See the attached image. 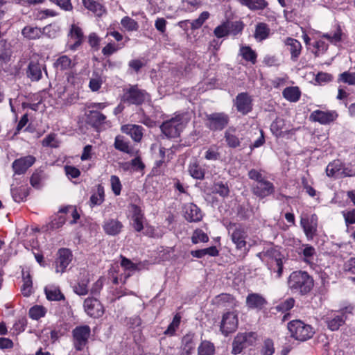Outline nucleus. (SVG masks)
I'll return each instance as SVG.
<instances>
[{
	"label": "nucleus",
	"instance_id": "1",
	"mask_svg": "<svg viewBox=\"0 0 355 355\" xmlns=\"http://www.w3.org/2000/svg\"><path fill=\"white\" fill-rule=\"evenodd\" d=\"M314 285V282L308 272L305 271H294L288 279V286L294 293L306 295L309 293Z\"/></svg>",
	"mask_w": 355,
	"mask_h": 355
},
{
	"label": "nucleus",
	"instance_id": "2",
	"mask_svg": "<svg viewBox=\"0 0 355 355\" xmlns=\"http://www.w3.org/2000/svg\"><path fill=\"white\" fill-rule=\"evenodd\" d=\"M288 329L291 336L297 340L306 341L315 334L314 329L302 320H295L288 323Z\"/></svg>",
	"mask_w": 355,
	"mask_h": 355
},
{
	"label": "nucleus",
	"instance_id": "3",
	"mask_svg": "<svg viewBox=\"0 0 355 355\" xmlns=\"http://www.w3.org/2000/svg\"><path fill=\"white\" fill-rule=\"evenodd\" d=\"M188 123L183 115H178L165 122L160 126L162 132L168 137L175 138L180 136Z\"/></svg>",
	"mask_w": 355,
	"mask_h": 355
},
{
	"label": "nucleus",
	"instance_id": "4",
	"mask_svg": "<svg viewBox=\"0 0 355 355\" xmlns=\"http://www.w3.org/2000/svg\"><path fill=\"white\" fill-rule=\"evenodd\" d=\"M149 99L146 91L138 88L137 85H131L123 89L121 102L128 105H141Z\"/></svg>",
	"mask_w": 355,
	"mask_h": 355
},
{
	"label": "nucleus",
	"instance_id": "5",
	"mask_svg": "<svg viewBox=\"0 0 355 355\" xmlns=\"http://www.w3.org/2000/svg\"><path fill=\"white\" fill-rule=\"evenodd\" d=\"M229 122V116L223 112H215L207 116V126L211 130H221Z\"/></svg>",
	"mask_w": 355,
	"mask_h": 355
},
{
	"label": "nucleus",
	"instance_id": "6",
	"mask_svg": "<svg viewBox=\"0 0 355 355\" xmlns=\"http://www.w3.org/2000/svg\"><path fill=\"white\" fill-rule=\"evenodd\" d=\"M300 225L308 239H312L316 234L318 227V216L313 214L311 216L304 215L301 217Z\"/></svg>",
	"mask_w": 355,
	"mask_h": 355
},
{
	"label": "nucleus",
	"instance_id": "7",
	"mask_svg": "<svg viewBox=\"0 0 355 355\" xmlns=\"http://www.w3.org/2000/svg\"><path fill=\"white\" fill-rule=\"evenodd\" d=\"M238 327V317L234 312H227L223 315L220 331L227 336L229 334L236 331Z\"/></svg>",
	"mask_w": 355,
	"mask_h": 355
},
{
	"label": "nucleus",
	"instance_id": "8",
	"mask_svg": "<svg viewBox=\"0 0 355 355\" xmlns=\"http://www.w3.org/2000/svg\"><path fill=\"white\" fill-rule=\"evenodd\" d=\"M85 311L91 317L99 318L103 315L104 309L101 302L96 298L88 297L84 302Z\"/></svg>",
	"mask_w": 355,
	"mask_h": 355
},
{
	"label": "nucleus",
	"instance_id": "9",
	"mask_svg": "<svg viewBox=\"0 0 355 355\" xmlns=\"http://www.w3.org/2000/svg\"><path fill=\"white\" fill-rule=\"evenodd\" d=\"M35 162V157L32 155L25 156L15 159L12 164L15 174L21 175L33 165Z\"/></svg>",
	"mask_w": 355,
	"mask_h": 355
},
{
	"label": "nucleus",
	"instance_id": "10",
	"mask_svg": "<svg viewBox=\"0 0 355 355\" xmlns=\"http://www.w3.org/2000/svg\"><path fill=\"white\" fill-rule=\"evenodd\" d=\"M73 334L76 348L78 350H81L83 347L86 344L90 335V328L87 325L76 327L73 330Z\"/></svg>",
	"mask_w": 355,
	"mask_h": 355
},
{
	"label": "nucleus",
	"instance_id": "11",
	"mask_svg": "<svg viewBox=\"0 0 355 355\" xmlns=\"http://www.w3.org/2000/svg\"><path fill=\"white\" fill-rule=\"evenodd\" d=\"M72 254L68 249H61L58 251V257L55 261V272H64L71 261Z\"/></svg>",
	"mask_w": 355,
	"mask_h": 355
},
{
	"label": "nucleus",
	"instance_id": "12",
	"mask_svg": "<svg viewBox=\"0 0 355 355\" xmlns=\"http://www.w3.org/2000/svg\"><path fill=\"white\" fill-rule=\"evenodd\" d=\"M234 104L238 112L243 114H248L252 110V99L250 96L245 92L237 95Z\"/></svg>",
	"mask_w": 355,
	"mask_h": 355
},
{
	"label": "nucleus",
	"instance_id": "13",
	"mask_svg": "<svg viewBox=\"0 0 355 355\" xmlns=\"http://www.w3.org/2000/svg\"><path fill=\"white\" fill-rule=\"evenodd\" d=\"M252 193L261 198L267 197L275 191L273 184L267 180L261 182L259 184L253 186Z\"/></svg>",
	"mask_w": 355,
	"mask_h": 355
},
{
	"label": "nucleus",
	"instance_id": "14",
	"mask_svg": "<svg viewBox=\"0 0 355 355\" xmlns=\"http://www.w3.org/2000/svg\"><path fill=\"white\" fill-rule=\"evenodd\" d=\"M352 307H345L340 312V314L334 315L332 318L326 320L328 328L331 331H336L344 323L346 317L345 315L347 313H351Z\"/></svg>",
	"mask_w": 355,
	"mask_h": 355
},
{
	"label": "nucleus",
	"instance_id": "15",
	"mask_svg": "<svg viewBox=\"0 0 355 355\" xmlns=\"http://www.w3.org/2000/svg\"><path fill=\"white\" fill-rule=\"evenodd\" d=\"M122 132L130 135L135 142H140L144 134V128L136 124H126L121 128Z\"/></svg>",
	"mask_w": 355,
	"mask_h": 355
},
{
	"label": "nucleus",
	"instance_id": "16",
	"mask_svg": "<svg viewBox=\"0 0 355 355\" xmlns=\"http://www.w3.org/2000/svg\"><path fill=\"white\" fill-rule=\"evenodd\" d=\"M183 211L186 220L189 222H198L202 218L200 209L193 203L186 204Z\"/></svg>",
	"mask_w": 355,
	"mask_h": 355
},
{
	"label": "nucleus",
	"instance_id": "17",
	"mask_svg": "<svg viewBox=\"0 0 355 355\" xmlns=\"http://www.w3.org/2000/svg\"><path fill=\"white\" fill-rule=\"evenodd\" d=\"M336 116L337 115L335 112L315 110L311 114L310 118L314 121H318L322 124H326L333 121Z\"/></svg>",
	"mask_w": 355,
	"mask_h": 355
},
{
	"label": "nucleus",
	"instance_id": "18",
	"mask_svg": "<svg viewBox=\"0 0 355 355\" xmlns=\"http://www.w3.org/2000/svg\"><path fill=\"white\" fill-rule=\"evenodd\" d=\"M231 236L232 240L236 245L237 249L242 250L245 248L247 234L243 228L241 227H235Z\"/></svg>",
	"mask_w": 355,
	"mask_h": 355
},
{
	"label": "nucleus",
	"instance_id": "19",
	"mask_svg": "<svg viewBox=\"0 0 355 355\" xmlns=\"http://www.w3.org/2000/svg\"><path fill=\"white\" fill-rule=\"evenodd\" d=\"M265 304L266 300L259 293H250L246 297V306L249 309H261Z\"/></svg>",
	"mask_w": 355,
	"mask_h": 355
},
{
	"label": "nucleus",
	"instance_id": "20",
	"mask_svg": "<svg viewBox=\"0 0 355 355\" xmlns=\"http://www.w3.org/2000/svg\"><path fill=\"white\" fill-rule=\"evenodd\" d=\"M285 44L291 55V60L293 61L297 60L301 53V43L295 39L288 37L286 40Z\"/></svg>",
	"mask_w": 355,
	"mask_h": 355
},
{
	"label": "nucleus",
	"instance_id": "21",
	"mask_svg": "<svg viewBox=\"0 0 355 355\" xmlns=\"http://www.w3.org/2000/svg\"><path fill=\"white\" fill-rule=\"evenodd\" d=\"M69 42L73 43L71 45V49H76L82 43L83 34L81 29L76 25H72L69 34Z\"/></svg>",
	"mask_w": 355,
	"mask_h": 355
},
{
	"label": "nucleus",
	"instance_id": "22",
	"mask_svg": "<svg viewBox=\"0 0 355 355\" xmlns=\"http://www.w3.org/2000/svg\"><path fill=\"white\" fill-rule=\"evenodd\" d=\"M196 344L193 334L185 335L182 340V352L180 355H191L195 350Z\"/></svg>",
	"mask_w": 355,
	"mask_h": 355
},
{
	"label": "nucleus",
	"instance_id": "23",
	"mask_svg": "<svg viewBox=\"0 0 355 355\" xmlns=\"http://www.w3.org/2000/svg\"><path fill=\"white\" fill-rule=\"evenodd\" d=\"M123 225L121 222L115 219H109L104 223L103 230L107 234L115 236L118 234Z\"/></svg>",
	"mask_w": 355,
	"mask_h": 355
},
{
	"label": "nucleus",
	"instance_id": "24",
	"mask_svg": "<svg viewBox=\"0 0 355 355\" xmlns=\"http://www.w3.org/2000/svg\"><path fill=\"white\" fill-rule=\"evenodd\" d=\"M27 76L33 81H38L42 78L41 66L39 63L31 61L27 70Z\"/></svg>",
	"mask_w": 355,
	"mask_h": 355
},
{
	"label": "nucleus",
	"instance_id": "25",
	"mask_svg": "<svg viewBox=\"0 0 355 355\" xmlns=\"http://www.w3.org/2000/svg\"><path fill=\"white\" fill-rule=\"evenodd\" d=\"M44 292L46 298L51 301H60L64 298L59 288L54 285L46 286L44 288Z\"/></svg>",
	"mask_w": 355,
	"mask_h": 355
},
{
	"label": "nucleus",
	"instance_id": "26",
	"mask_svg": "<svg viewBox=\"0 0 355 355\" xmlns=\"http://www.w3.org/2000/svg\"><path fill=\"white\" fill-rule=\"evenodd\" d=\"M114 146L116 150L128 154H132L133 151L132 147L130 146L129 141L125 140L124 137L121 135H118L115 137Z\"/></svg>",
	"mask_w": 355,
	"mask_h": 355
},
{
	"label": "nucleus",
	"instance_id": "27",
	"mask_svg": "<svg viewBox=\"0 0 355 355\" xmlns=\"http://www.w3.org/2000/svg\"><path fill=\"white\" fill-rule=\"evenodd\" d=\"M214 303L222 306H233L236 305L234 297L227 293H222L216 296L214 300Z\"/></svg>",
	"mask_w": 355,
	"mask_h": 355
},
{
	"label": "nucleus",
	"instance_id": "28",
	"mask_svg": "<svg viewBox=\"0 0 355 355\" xmlns=\"http://www.w3.org/2000/svg\"><path fill=\"white\" fill-rule=\"evenodd\" d=\"M282 95L290 102H297L300 98L301 92L298 87H288L283 90Z\"/></svg>",
	"mask_w": 355,
	"mask_h": 355
},
{
	"label": "nucleus",
	"instance_id": "29",
	"mask_svg": "<svg viewBox=\"0 0 355 355\" xmlns=\"http://www.w3.org/2000/svg\"><path fill=\"white\" fill-rule=\"evenodd\" d=\"M247 335H237L232 343V353L238 354L241 352L243 348L246 347Z\"/></svg>",
	"mask_w": 355,
	"mask_h": 355
},
{
	"label": "nucleus",
	"instance_id": "30",
	"mask_svg": "<svg viewBox=\"0 0 355 355\" xmlns=\"http://www.w3.org/2000/svg\"><path fill=\"white\" fill-rule=\"evenodd\" d=\"M270 32V30L266 24L259 23L256 26L254 36L257 41L261 42L268 37Z\"/></svg>",
	"mask_w": 355,
	"mask_h": 355
},
{
	"label": "nucleus",
	"instance_id": "31",
	"mask_svg": "<svg viewBox=\"0 0 355 355\" xmlns=\"http://www.w3.org/2000/svg\"><path fill=\"white\" fill-rule=\"evenodd\" d=\"M21 33L28 40H36L42 36L43 32L40 28L27 26L22 29Z\"/></svg>",
	"mask_w": 355,
	"mask_h": 355
},
{
	"label": "nucleus",
	"instance_id": "32",
	"mask_svg": "<svg viewBox=\"0 0 355 355\" xmlns=\"http://www.w3.org/2000/svg\"><path fill=\"white\" fill-rule=\"evenodd\" d=\"M83 3L85 8L98 16H101L105 12L103 6L94 0H83Z\"/></svg>",
	"mask_w": 355,
	"mask_h": 355
},
{
	"label": "nucleus",
	"instance_id": "33",
	"mask_svg": "<svg viewBox=\"0 0 355 355\" xmlns=\"http://www.w3.org/2000/svg\"><path fill=\"white\" fill-rule=\"evenodd\" d=\"M11 192L14 200L19 202L24 200L28 196V188L26 186H21L19 188H12Z\"/></svg>",
	"mask_w": 355,
	"mask_h": 355
},
{
	"label": "nucleus",
	"instance_id": "34",
	"mask_svg": "<svg viewBox=\"0 0 355 355\" xmlns=\"http://www.w3.org/2000/svg\"><path fill=\"white\" fill-rule=\"evenodd\" d=\"M22 275L23 285L21 286V292L24 296L28 297L31 295L33 292L32 279L28 272L26 274V272L23 271Z\"/></svg>",
	"mask_w": 355,
	"mask_h": 355
},
{
	"label": "nucleus",
	"instance_id": "35",
	"mask_svg": "<svg viewBox=\"0 0 355 355\" xmlns=\"http://www.w3.org/2000/svg\"><path fill=\"white\" fill-rule=\"evenodd\" d=\"M239 51V54L245 60L250 62L252 64H255L257 61V53L250 46H241Z\"/></svg>",
	"mask_w": 355,
	"mask_h": 355
},
{
	"label": "nucleus",
	"instance_id": "36",
	"mask_svg": "<svg viewBox=\"0 0 355 355\" xmlns=\"http://www.w3.org/2000/svg\"><path fill=\"white\" fill-rule=\"evenodd\" d=\"M342 163L339 160H334L329 163L326 168V173L329 177L340 175Z\"/></svg>",
	"mask_w": 355,
	"mask_h": 355
},
{
	"label": "nucleus",
	"instance_id": "37",
	"mask_svg": "<svg viewBox=\"0 0 355 355\" xmlns=\"http://www.w3.org/2000/svg\"><path fill=\"white\" fill-rule=\"evenodd\" d=\"M213 193L218 194L221 197H227L230 193V188L227 182H217L213 184Z\"/></svg>",
	"mask_w": 355,
	"mask_h": 355
},
{
	"label": "nucleus",
	"instance_id": "38",
	"mask_svg": "<svg viewBox=\"0 0 355 355\" xmlns=\"http://www.w3.org/2000/svg\"><path fill=\"white\" fill-rule=\"evenodd\" d=\"M242 5L249 8L250 10H262L267 3L265 0H238Z\"/></svg>",
	"mask_w": 355,
	"mask_h": 355
},
{
	"label": "nucleus",
	"instance_id": "39",
	"mask_svg": "<svg viewBox=\"0 0 355 355\" xmlns=\"http://www.w3.org/2000/svg\"><path fill=\"white\" fill-rule=\"evenodd\" d=\"M87 117L89 121L96 126L104 123L106 119V116L97 110L89 111Z\"/></svg>",
	"mask_w": 355,
	"mask_h": 355
},
{
	"label": "nucleus",
	"instance_id": "40",
	"mask_svg": "<svg viewBox=\"0 0 355 355\" xmlns=\"http://www.w3.org/2000/svg\"><path fill=\"white\" fill-rule=\"evenodd\" d=\"M191 254L194 257L201 258L207 254L212 257L217 256L218 254V251L216 247L212 246L202 250L191 251Z\"/></svg>",
	"mask_w": 355,
	"mask_h": 355
},
{
	"label": "nucleus",
	"instance_id": "41",
	"mask_svg": "<svg viewBox=\"0 0 355 355\" xmlns=\"http://www.w3.org/2000/svg\"><path fill=\"white\" fill-rule=\"evenodd\" d=\"M10 56V44L6 40H0V60L6 62Z\"/></svg>",
	"mask_w": 355,
	"mask_h": 355
},
{
	"label": "nucleus",
	"instance_id": "42",
	"mask_svg": "<svg viewBox=\"0 0 355 355\" xmlns=\"http://www.w3.org/2000/svg\"><path fill=\"white\" fill-rule=\"evenodd\" d=\"M198 355H213L214 353V346L210 342L203 341L198 349Z\"/></svg>",
	"mask_w": 355,
	"mask_h": 355
},
{
	"label": "nucleus",
	"instance_id": "43",
	"mask_svg": "<svg viewBox=\"0 0 355 355\" xmlns=\"http://www.w3.org/2000/svg\"><path fill=\"white\" fill-rule=\"evenodd\" d=\"M42 145L44 147L58 148L60 146V141L55 133H51L42 141Z\"/></svg>",
	"mask_w": 355,
	"mask_h": 355
},
{
	"label": "nucleus",
	"instance_id": "44",
	"mask_svg": "<svg viewBox=\"0 0 355 355\" xmlns=\"http://www.w3.org/2000/svg\"><path fill=\"white\" fill-rule=\"evenodd\" d=\"M189 171L195 179L202 180L205 176L204 170L196 162L190 164Z\"/></svg>",
	"mask_w": 355,
	"mask_h": 355
},
{
	"label": "nucleus",
	"instance_id": "45",
	"mask_svg": "<svg viewBox=\"0 0 355 355\" xmlns=\"http://www.w3.org/2000/svg\"><path fill=\"white\" fill-rule=\"evenodd\" d=\"M55 64L57 68H60L61 70L70 69L73 65L71 60L67 55H62L58 58Z\"/></svg>",
	"mask_w": 355,
	"mask_h": 355
},
{
	"label": "nucleus",
	"instance_id": "46",
	"mask_svg": "<svg viewBox=\"0 0 355 355\" xmlns=\"http://www.w3.org/2000/svg\"><path fill=\"white\" fill-rule=\"evenodd\" d=\"M104 201V191L101 187L97 189V192L90 197V205L94 207L101 205Z\"/></svg>",
	"mask_w": 355,
	"mask_h": 355
},
{
	"label": "nucleus",
	"instance_id": "47",
	"mask_svg": "<svg viewBox=\"0 0 355 355\" xmlns=\"http://www.w3.org/2000/svg\"><path fill=\"white\" fill-rule=\"evenodd\" d=\"M46 309L42 306H34L29 310V315L33 320H39L46 314Z\"/></svg>",
	"mask_w": 355,
	"mask_h": 355
},
{
	"label": "nucleus",
	"instance_id": "48",
	"mask_svg": "<svg viewBox=\"0 0 355 355\" xmlns=\"http://www.w3.org/2000/svg\"><path fill=\"white\" fill-rule=\"evenodd\" d=\"M338 81L349 85H355V73L345 71L339 75Z\"/></svg>",
	"mask_w": 355,
	"mask_h": 355
},
{
	"label": "nucleus",
	"instance_id": "49",
	"mask_svg": "<svg viewBox=\"0 0 355 355\" xmlns=\"http://www.w3.org/2000/svg\"><path fill=\"white\" fill-rule=\"evenodd\" d=\"M121 24L128 31H137L139 28L137 22L128 16L122 18Z\"/></svg>",
	"mask_w": 355,
	"mask_h": 355
},
{
	"label": "nucleus",
	"instance_id": "50",
	"mask_svg": "<svg viewBox=\"0 0 355 355\" xmlns=\"http://www.w3.org/2000/svg\"><path fill=\"white\" fill-rule=\"evenodd\" d=\"M225 141L230 148H236L240 146L239 139L232 133L230 130H227L225 133Z\"/></svg>",
	"mask_w": 355,
	"mask_h": 355
},
{
	"label": "nucleus",
	"instance_id": "51",
	"mask_svg": "<svg viewBox=\"0 0 355 355\" xmlns=\"http://www.w3.org/2000/svg\"><path fill=\"white\" fill-rule=\"evenodd\" d=\"M228 24L229 34L236 35L241 33L243 29V24L241 21H236L234 22H227Z\"/></svg>",
	"mask_w": 355,
	"mask_h": 355
},
{
	"label": "nucleus",
	"instance_id": "52",
	"mask_svg": "<svg viewBox=\"0 0 355 355\" xmlns=\"http://www.w3.org/2000/svg\"><path fill=\"white\" fill-rule=\"evenodd\" d=\"M209 17V13L207 11L202 12L198 19L191 22V28L194 30L200 28Z\"/></svg>",
	"mask_w": 355,
	"mask_h": 355
},
{
	"label": "nucleus",
	"instance_id": "53",
	"mask_svg": "<svg viewBox=\"0 0 355 355\" xmlns=\"http://www.w3.org/2000/svg\"><path fill=\"white\" fill-rule=\"evenodd\" d=\"M121 266L125 270H128L129 272L125 275V279H127L128 277L131 275V272L135 271L137 270V266L132 263L130 259L122 257L121 261Z\"/></svg>",
	"mask_w": 355,
	"mask_h": 355
},
{
	"label": "nucleus",
	"instance_id": "54",
	"mask_svg": "<svg viewBox=\"0 0 355 355\" xmlns=\"http://www.w3.org/2000/svg\"><path fill=\"white\" fill-rule=\"evenodd\" d=\"M209 240L208 236L201 230H196L192 235L191 241L193 243H198L200 242H207Z\"/></svg>",
	"mask_w": 355,
	"mask_h": 355
},
{
	"label": "nucleus",
	"instance_id": "55",
	"mask_svg": "<svg viewBox=\"0 0 355 355\" xmlns=\"http://www.w3.org/2000/svg\"><path fill=\"white\" fill-rule=\"evenodd\" d=\"M302 254L304 256V260L306 263H310L312 261L314 255L315 254V250L313 247L306 245L304 246L302 250Z\"/></svg>",
	"mask_w": 355,
	"mask_h": 355
},
{
	"label": "nucleus",
	"instance_id": "56",
	"mask_svg": "<svg viewBox=\"0 0 355 355\" xmlns=\"http://www.w3.org/2000/svg\"><path fill=\"white\" fill-rule=\"evenodd\" d=\"M341 214L347 226L355 223V209L343 210Z\"/></svg>",
	"mask_w": 355,
	"mask_h": 355
},
{
	"label": "nucleus",
	"instance_id": "57",
	"mask_svg": "<svg viewBox=\"0 0 355 355\" xmlns=\"http://www.w3.org/2000/svg\"><path fill=\"white\" fill-rule=\"evenodd\" d=\"M110 184L113 193L116 196L120 195L122 185L119 177L116 175H112L110 177Z\"/></svg>",
	"mask_w": 355,
	"mask_h": 355
},
{
	"label": "nucleus",
	"instance_id": "58",
	"mask_svg": "<svg viewBox=\"0 0 355 355\" xmlns=\"http://www.w3.org/2000/svg\"><path fill=\"white\" fill-rule=\"evenodd\" d=\"M275 352L274 343L272 340L266 339L261 349L262 355H272Z\"/></svg>",
	"mask_w": 355,
	"mask_h": 355
},
{
	"label": "nucleus",
	"instance_id": "59",
	"mask_svg": "<svg viewBox=\"0 0 355 355\" xmlns=\"http://www.w3.org/2000/svg\"><path fill=\"white\" fill-rule=\"evenodd\" d=\"M180 323V317L176 315L172 321V322L168 325L166 330L164 331L166 335L173 336L178 327Z\"/></svg>",
	"mask_w": 355,
	"mask_h": 355
},
{
	"label": "nucleus",
	"instance_id": "60",
	"mask_svg": "<svg viewBox=\"0 0 355 355\" xmlns=\"http://www.w3.org/2000/svg\"><path fill=\"white\" fill-rule=\"evenodd\" d=\"M228 24L223 23L220 26H218L214 31V35L218 38L223 37L229 34Z\"/></svg>",
	"mask_w": 355,
	"mask_h": 355
},
{
	"label": "nucleus",
	"instance_id": "61",
	"mask_svg": "<svg viewBox=\"0 0 355 355\" xmlns=\"http://www.w3.org/2000/svg\"><path fill=\"white\" fill-rule=\"evenodd\" d=\"M88 280H83L78 283V285L74 287V291L79 295H85L88 293L87 284Z\"/></svg>",
	"mask_w": 355,
	"mask_h": 355
},
{
	"label": "nucleus",
	"instance_id": "62",
	"mask_svg": "<svg viewBox=\"0 0 355 355\" xmlns=\"http://www.w3.org/2000/svg\"><path fill=\"white\" fill-rule=\"evenodd\" d=\"M43 179V175L41 171H35L31 177L30 182L32 187L35 188H40L41 187V182Z\"/></svg>",
	"mask_w": 355,
	"mask_h": 355
},
{
	"label": "nucleus",
	"instance_id": "63",
	"mask_svg": "<svg viewBox=\"0 0 355 355\" xmlns=\"http://www.w3.org/2000/svg\"><path fill=\"white\" fill-rule=\"evenodd\" d=\"M341 35L342 32L340 28H338L336 33H334L333 35L331 34H324L322 35V37L327 38L330 42L331 43H336L341 40Z\"/></svg>",
	"mask_w": 355,
	"mask_h": 355
},
{
	"label": "nucleus",
	"instance_id": "64",
	"mask_svg": "<svg viewBox=\"0 0 355 355\" xmlns=\"http://www.w3.org/2000/svg\"><path fill=\"white\" fill-rule=\"evenodd\" d=\"M355 168L352 166H343L342 164V169L340 171V177H354Z\"/></svg>",
	"mask_w": 355,
	"mask_h": 355
}]
</instances>
